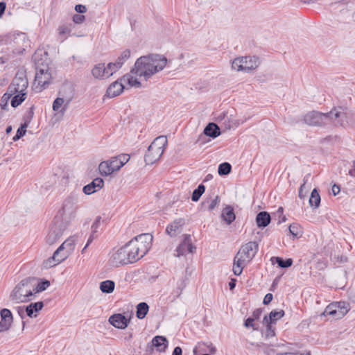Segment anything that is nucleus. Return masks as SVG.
Instances as JSON below:
<instances>
[{
    "instance_id": "0e129e2a",
    "label": "nucleus",
    "mask_w": 355,
    "mask_h": 355,
    "mask_svg": "<svg viewBox=\"0 0 355 355\" xmlns=\"http://www.w3.org/2000/svg\"><path fill=\"white\" fill-rule=\"evenodd\" d=\"M10 327L6 324L4 322H0V331H6L9 329Z\"/></svg>"
},
{
    "instance_id": "9d476101",
    "label": "nucleus",
    "mask_w": 355,
    "mask_h": 355,
    "mask_svg": "<svg viewBox=\"0 0 355 355\" xmlns=\"http://www.w3.org/2000/svg\"><path fill=\"white\" fill-rule=\"evenodd\" d=\"M28 80L22 74L19 76L17 74L14 78L12 84L8 87V91L10 96L14 95L17 92L26 93L25 90L28 87Z\"/></svg>"
},
{
    "instance_id": "393cba45",
    "label": "nucleus",
    "mask_w": 355,
    "mask_h": 355,
    "mask_svg": "<svg viewBox=\"0 0 355 355\" xmlns=\"http://www.w3.org/2000/svg\"><path fill=\"white\" fill-rule=\"evenodd\" d=\"M270 214L266 211L259 212L256 217V222L259 227H266L270 222Z\"/></svg>"
},
{
    "instance_id": "1a4fd4ad",
    "label": "nucleus",
    "mask_w": 355,
    "mask_h": 355,
    "mask_svg": "<svg viewBox=\"0 0 355 355\" xmlns=\"http://www.w3.org/2000/svg\"><path fill=\"white\" fill-rule=\"evenodd\" d=\"M69 256L68 252H66L63 247L59 246L54 252L53 256L44 261L43 266L45 268H52L64 261Z\"/></svg>"
},
{
    "instance_id": "f3484780",
    "label": "nucleus",
    "mask_w": 355,
    "mask_h": 355,
    "mask_svg": "<svg viewBox=\"0 0 355 355\" xmlns=\"http://www.w3.org/2000/svg\"><path fill=\"white\" fill-rule=\"evenodd\" d=\"M124 83H127L128 82H124L120 79V80H116L112 83L110 87L107 89V95L110 98L115 97L119 95L124 89Z\"/></svg>"
},
{
    "instance_id": "f704fd0d",
    "label": "nucleus",
    "mask_w": 355,
    "mask_h": 355,
    "mask_svg": "<svg viewBox=\"0 0 355 355\" xmlns=\"http://www.w3.org/2000/svg\"><path fill=\"white\" fill-rule=\"evenodd\" d=\"M320 203V196L318 192V190L316 189H314L311 193L309 198V204L310 206L313 208H317L319 207Z\"/></svg>"
},
{
    "instance_id": "473e14b6",
    "label": "nucleus",
    "mask_w": 355,
    "mask_h": 355,
    "mask_svg": "<svg viewBox=\"0 0 355 355\" xmlns=\"http://www.w3.org/2000/svg\"><path fill=\"white\" fill-rule=\"evenodd\" d=\"M220 199L218 196H216L214 199L211 200H207L202 202V207L203 209H206L208 211H213L219 205Z\"/></svg>"
},
{
    "instance_id": "e433bc0d",
    "label": "nucleus",
    "mask_w": 355,
    "mask_h": 355,
    "mask_svg": "<svg viewBox=\"0 0 355 355\" xmlns=\"http://www.w3.org/2000/svg\"><path fill=\"white\" fill-rule=\"evenodd\" d=\"M1 317L2 322L10 327L12 322V315L11 311L7 309H2L1 311Z\"/></svg>"
},
{
    "instance_id": "58836bf2",
    "label": "nucleus",
    "mask_w": 355,
    "mask_h": 355,
    "mask_svg": "<svg viewBox=\"0 0 355 355\" xmlns=\"http://www.w3.org/2000/svg\"><path fill=\"white\" fill-rule=\"evenodd\" d=\"M11 101V105L16 107L19 105L26 98V93L17 92Z\"/></svg>"
},
{
    "instance_id": "dca6fc26",
    "label": "nucleus",
    "mask_w": 355,
    "mask_h": 355,
    "mask_svg": "<svg viewBox=\"0 0 355 355\" xmlns=\"http://www.w3.org/2000/svg\"><path fill=\"white\" fill-rule=\"evenodd\" d=\"M250 261L247 260L245 257L241 255V253H237L234 259L233 272L235 275L239 276L242 273L243 268L246 266Z\"/></svg>"
},
{
    "instance_id": "20e7f679",
    "label": "nucleus",
    "mask_w": 355,
    "mask_h": 355,
    "mask_svg": "<svg viewBox=\"0 0 355 355\" xmlns=\"http://www.w3.org/2000/svg\"><path fill=\"white\" fill-rule=\"evenodd\" d=\"M34 284H32L31 277L22 279L10 294V299L16 303L27 302L33 299L35 296Z\"/></svg>"
},
{
    "instance_id": "423d86ee",
    "label": "nucleus",
    "mask_w": 355,
    "mask_h": 355,
    "mask_svg": "<svg viewBox=\"0 0 355 355\" xmlns=\"http://www.w3.org/2000/svg\"><path fill=\"white\" fill-rule=\"evenodd\" d=\"M73 98V95L71 87L69 85L63 86L58 92V97L53 103V110L63 115L67 110Z\"/></svg>"
},
{
    "instance_id": "6ab92c4d",
    "label": "nucleus",
    "mask_w": 355,
    "mask_h": 355,
    "mask_svg": "<svg viewBox=\"0 0 355 355\" xmlns=\"http://www.w3.org/2000/svg\"><path fill=\"white\" fill-rule=\"evenodd\" d=\"M92 76L98 80H104L110 78L106 66L104 63H98L92 69Z\"/></svg>"
},
{
    "instance_id": "864d4df0",
    "label": "nucleus",
    "mask_w": 355,
    "mask_h": 355,
    "mask_svg": "<svg viewBox=\"0 0 355 355\" xmlns=\"http://www.w3.org/2000/svg\"><path fill=\"white\" fill-rule=\"evenodd\" d=\"M85 17L83 15L75 14L73 16V21L77 24H80L83 23L85 21Z\"/></svg>"
},
{
    "instance_id": "7c9ffc66",
    "label": "nucleus",
    "mask_w": 355,
    "mask_h": 355,
    "mask_svg": "<svg viewBox=\"0 0 355 355\" xmlns=\"http://www.w3.org/2000/svg\"><path fill=\"white\" fill-rule=\"evenodd\" d=\"M186 279H181L177 282V288L171 293L173 300L178 298L187 285Z\"/></svg>"
},
{
    "instance_id": "f03ea898",
    "label": "nucleus",
    "mask_w": 355,
    "mask_h": 355,
    "mask_svg": "<svg viewBox=\"0 0 355 355\" xmlns=\"http://www.w3.org/2000/svg\"><path fill=\"white\" fill-rule=\"evenodd\" d=\"M168 62L167 58L161 54H149L139 58L130 70V72L121 78L124 82H128L130 87L140 88L144 87L137 78L134 75L148 81L154 75L162 71Z\"/></svg>"
},
{
    "instance_id": "7ed1b4c3",
    "label": "nucleus",
    "mask_w": 355,
    "mask_h": 355,
    "mask_svg": "<svg viewBox=\"0 0 355 355\" xmlns=\"http://www.w3.org/2000/svg\"><path fill=\"white\" fill-rule=\"evenodd\" d=\"M347 113L342 107L334 108L328 113L312 111L307 113L304 122L309 125L321 126L331 123L345 126L348 124Z\"/></svg>"
},
{
    "instance_id": "72a5a7b5",
    "label": "nucleus",
    "mask_w": 355,
    "mask_h": 355,
    "mask_svg": "<svg viewBox=\"0 0 355 355\" xmlns=\"http://www.w3.org/2000/svg\"><path fill=\"white\" fill-rule=\"evenodd\" d=\"M115 284L113 281L105 280L100 284V289L103 293H111L113 292Z\"/></svg>"
},
{
    "instance_id": "a211bd4d",
    "label": "nucleus",
    "mask_w": 355,
    "mask_h": 355,
    "mask_svg": "<svg viewBox=\"0 0 355 355\" xmlns=\"http://www.w3.org/2000/svg\"><path fill=\"white\" fill-rule=\"evenodd\" d=\"M109 322L114 327L121 329L127 327L129 322L128 320L120 313L111 315L109 318Z\"/></svg>"
},
{
    "instance_id": "37998d69",
    "label": "nucleus",
    "mask_w": 355,
    "mask_h": 355,
    "mask_svg": "<svg viewBox=\"0 0 355 355\" xmlns=\"http://www.w3.org/2000/svg\"><path fill=\"white\" fill-rule=\"evenodd\" d=\"M121 67L122 66L120 65V63L117 62L116 61L108 63L106 66V68L110 77L112 76L114 73H116L117 71H119L121 68Z\"/></svg>"
},
{
    "instance_id": "de8ad7c7",
    "label": "nucleus",
    "mask_w": 355,
    "mask_h": 355,
    "mask_svg": "<svg viewBox=\"0 0 355 355\" xmlns=\"http://www.w3.org/2000/svg\"><path fill=\"white\" fill-rule=\"evenodd\" d=\"M130 57V51L129 49H125L123 51L121 52L120 55L117 58L116 61L119 63H120L121 66H123L124 62L129 59Z\"/></svg>"
},
{
    "instance_id": "774afa93",
    "label": "nucleus",
    "mask_w": 355,
    "mask_h": 355,
    "mask_svg": "<svg viewBox=\"0 0 355 355\" xmlns=\"http://www.w3.org/2000/svg\"><path fill=\"white\" fill-rule=\"evenodd\" d=\"M261 311L259 309H257L256 311H254L253 312V316L254 317V318H259L260 314H261Z\"/></svg>"
},
{
    "instance_id": "e2e57ef3",
    "label": "nucleus",
    "mask_w": 355,
    "mask_h": 355,
    "mask_svg": "<svg viewBox=\"0 0 355 355\" xmlns=\"http://www.w3.org/2000/svg\"><path fill=\"white\" fill-rule=\"evenodd\" d=\"M349 175L355 178V161L352 162V168L349 171Z\"/></svg>"
},
{
    "instance_id": "69168bd1",
    "label": "nucleus",
    "mask_w": 355,
    "mask_h": 355,
    "mask_svg": "<svg viewBox=\"0 0 355 355\" xmlns=\"http://www.w3.org/2000/svg\"><path fill=\"white\" fill-rule=\"evenodd\" d=\"M236 279H232L231 281L229 282V286L230 290H233L236 286Z\"/></svg>"
},
{
    "instance_id": "c03bdc74",
    "label": "nucleus",
    "mask_w": 355,
    "mask_h": 355,
    "mask_svg": "<svg viewBox=\"0 0 355 355\" xmlns=\"http://www.w3.org/2000/svg\"><path fill=\"white\" fill-rule=\"evenodd\" d=\"M272 259H275V262L277 263L278 266L282 268H288L293 264L292 259L284 260L282 258L278 257H273Z\"/></svg>"
},
{
    "instance_id": "4c0bfd02",
    "label": "nucleus",
    "mask_w": 355,
    "mask_h": 355,
    "mask_svg": "<svg viewBox=\"0 0 355 355\" xmlns=\"http://www.w3.org/2000/svg\"><path fill=\"white\" fill-rule=\"evenodd\" d=\"M337 304V309L338 311V318L343 317L349 310V304L345 302H340Z\"/></svg>"
},
{
    "instance_id": "a19ab883",
    "label": "nucleus",
    "mask_w": 355,
    "mask_h": 355,
    "mask_svg": "<svg viewBox=\"0 0 355 355\" xmlns=\"http://www.w3.org/2000/svg\"><path fill=\"white\" fill-rule=\"evenodd\" d=\"M58 30L60 38L62 42H63L67 38V35L69 34L71 31V28L67 25L60 26Z\"/></svg>"
},
{
    "instance_id": "a18cd8bd",
    "label": "nucleus",
    "mask_w": 355,
    "mask_h": 355,
    "mask_svg": "<svg viewBox=\"0 0 355 355\" xmlns=\"http://www.w3.org/2000/svg\"><path fill=\"white\" fill-rule=\"evenodd\" d=\"M60 246L63 247V249L65 250L66 252H68V254H70L74 249V241L72 239H68L65 240Z\"/></svg>"
},
{
    "instance_id": "4be33fe9",
    "label": "nucleus",
    "mask_w": 355,
    "mask_h": 355,
    "mask_svg": "<svg viewBox=\"0 0 355 355\" xmlns=\"http://www.w3.org/2000/svg\"><path fill=\"white\" fill-rule=\"evenodd\" d=\"M153 346L157 348L158 352H164L168 346L167 339L162 336H156L152 340Z\"/></svg>"
},
{
    "instance_id": "f8f14e48",
    "label": "nucleus",
    "mask_w": 355,
    "mask_h": 355,
    "mask_svg": "<svg viewBox=\"0 0 355 355\" xmlns=\"http://www.w3.org/2000/svg\"><path fill=\"white\" fill-rule=\"evenodd\" d=\"M120 168H121L119 167L114 157L109 160L101 162L98 166V170L101 175L104 176L110 175Z\"/></svg>"
},
{
    "instance_id": "412c9836",
    "label": "nucleus",
    "mask_w": 355,
    "mask_h": 355,
    "mask_svg": "<svg viewBox=\"0 0 355 355\" xmlns=\"http://www.w3.org/2000/svg\"><path fill=\"white\" fill-rule=\"evenodd\" d=\"M45 59L47 60L46 53H44ZM40 62V60L36 61V74L37 75H44V74H52V70L51 67L49 66V63L47 62Z\"/></svg>"
},
{
    "instance_id": "680f3d73",
    "label": "nucleus",
    "mask_w": 355,
    "mask_h": 355,
    "mask_svg": "<svg viewBox=\"0 0 355 355\" xmlns=\"http://www.w3.org/2000/svg\"><path fill=\"white\" fill-rule=\"evenodd\" d=\"M340 191V187L338 185L334 184L332 187V193L334 196H336Z\"/></svg>"
},
{
    "instance_id": "49530a36",
    "label": "nucleus",
    "mask_w": 355,
    "mask_h": 355,
    "mask_svg": "<svg viewBox=\"0 0 355 355\" xmlns=\"http://www.w3.org/2000/svg\"><path fill=\"white\" fill-rule=\"evenodd\" d=\"M232 166L227 162H224L218 166V174L220 175H228L231 172Z\"/></svg>"
},
{
    "instance_id": "bf43d9fd",
    "label": "nucleus",
    "mask_w": 355,
    "mask_h": 355,
    "mask_svg": "<svg viewBox=\"0 0 355 355\" xmlns=\"http://www.w3.org/2000/svg\"><path fill=\"white\" fill-rule=\"evenodd\" d=\"M6 8V4L5 2H0V17L3 15L5 10Z\"/></svg>"
},
{
    "instance_id": "79ce46f5",
    "label": "nucleus",
    "mask_w": 355,
    "mask_h": 355,
    "mask_svg": "<svg viewBox=\"0 0 355 355\" xmlns=\"http://www.w3.org/2000/svg\"><path fill=\"white\" fill-rule=\"evenodd\" d=\"M205 191V187L203 184H200L192 193L191 200L193 202H197Z\"/></svg>"
},
{
    "instance_id": "4468645a",
    "label": "nucleus",
    "mask_w": 355,
    "mask_h": 355,
    "mask_svg": "<svg viewBox=\"0 0 355 355\" xmlns=\"http://www.w3.org/2000/svg\"><path fill=\"white\" fill-rule=\"evenodd\" d=\"M185 220L184 218L175 219L171 223L168 225L166 232L170 236H175L182 232Z\"/></svg>"
},
{
    "instance_id": "2f4dec72",
    "label": "nucleus",
    "mask_w": 355,
    "mask_h": 355,
    "mask_svg": "<svg viewBox=\"0 0 355 355\" xmlns=\"http://www.w3.org/2000/svg\"><path fill=\"white\" fill-rule=\"evenodd\" d=\"M149 309L148 305L146 302H141L137 306L136 316L139 319H143L146 317Z\"/></svg>"
},
{
    "instance_id": "5fc2aeb1",
    "label": "nucleus",
    "mask_w": 355,
    "mask_h": 355,
    "mask_svg": "<svg viewBox=\"0 0 355 355\" xmlns=\"http://www.w3.org/2000/svg\"><path fill=\"white\" fill-rule=\"evenodd\" d=\"M244 324L247 328L252 327L254 330L257 329L258 328L257 327L255 326L254 323V318H248V319H246Z\"/></svg>"
},
{
    "instance_id": "09e8293b",
    "label": "nucleus",
    "mask_w": 355,
    "mask_h": 355,
    "mask_svg": "<svg viewBox=\"0 0 355 355\" xmlns=\"http://www.w3.org/2000/svg\"><path fill=\"white\" fill-rule=\"evenodd\" d=\"M116 162L118 163L120 168L126 164L130 159V156L128 154H121L118 156L114 157Z\"/></svg>"
},
{
    "instance_id": "3c124183",
    "label": "nucleus",
    "mask_w": 355,
    "mask_h": 355,
    "mask_svg": "<svg viewBox=\"0 0 355 355\" xmlns=\"http://www.w3.org/2000/svg\"><path fill=\"white\" fill-rule=\"evenodd\" d=\"M310 178V174H307L304 176L303 179V184L300 186L299 189V197L302 199L305 197L306 193H304V190L306 189V184L309 181V179Z\"/></svg>"
},
{
    "instance_id": "39448f33",
    "label": "nucleus",
    "mask_w": 355,
    "mask_h": 355,
    "mask_svg": "<svg viewBox=\"0 0 355 355\" xmlns=\"http://www.w3.org/2000/svg\"><path fill=\"white\" fill-rule=\"evenodd\" d=\"M78 195L76 193L70 194L63 201L62 207L58 211L55 217H60L63 222H66L67 225L75 218L78 209Z\"/></svg>"
},
{
    "instance_id": "2eb2a0df",
    "label": "nucleus",
    "mask_w": 355,
    "mask_h": 355,
    "mask_svg": "<svg viewBox=\"0 0 355 355\" xmlns=\"http://www.w3.org/2000/svg\"><path fill=\"white\" fill-rule=\"evenodd\" d=\"M103 180L101 178H96L92 182L85 185L83 191L86 195H91L103 188Z\"/></svg>"
},
{
    "instance_id": "052dcab7",
    "label": "nucleus",
    "mask_w": 355,
    "mask_h": 355,
    "mask_svg": "<svg viewBox=\"0 0 355 355\" xmlns=\"http://www.w3.org/2000/svg\"><path fill=\"white\" fill-rule=\"evenodd\" d=\"M172 355H182V350L180 347H175Z\"/></svg>"
},
{
    "instance_id": "f257e3e1",
    "label": "nucleus",
    "mask_w": 355,
    "mask_h": 355,
    "mask_svg": "<svg viewBox=\"0 0 355 355\" xmlns=\"http://www.w3.org/2000/svg\"><path fill=\"white\" fill-rule=\"evenodd\" d=\"M153 236L142 234L130 241L123 247L110 253V264L114 267L132 263L142 258L150 249Z\"/></svg>"
},
{
    "instance_id": "c9c22d12",
    "label": "nucleus",
    "mask_w": 355,
    "mask_h": 355,
    "mask_svg": "<svg viewBox=\"0 0 355 355\" xmlns=\"http://www.w3.org/2000/svg\"><path fill=\"white\" fill-rule=\"evenodd\" d=\"M338 311L337 309V304H330L328 305L322 313V315H331L333 318H338Z\"/></svg>"
},
{
    "instance_id": "4d7b16f0",
    "label": "nucleus",
    "mask_w": 355,
    "mask_h": 355,
    "mask_svg": "<svg viewBox=\"0 0 355 355\" xmlns=\"http://www.w3.org/2000/svg\"><path fill=\"white\" fill-rule=\"evenodd\" d=\"M273 296L271 293H268L263 298V303L266 305L268 304L272 300Z\"/></svg>"
},
{
    "instance_id": "9b49d317",
    "label": "nucleus",
    "mask_w": 355,
    "mask_h": 355,
    "mask_svg": "<svg viewBox=\"0 0 355 355\" xmlns=\"http://www.w3.org/2000/svg\"><path fill=\"white\" fill-rule=\"evenodd\" d=\"M258 250V243L255 241H250L243 245L238 253H241V256L250 261L255 257Z\"/></svg>"
},
{
    "instance_id": "603ef678",
    "label": "nucleus",
    "mask_w": 355,
    "mask_h": 355,
    "mask_svg": "<svg viewBox=\"0 0 355 355\" xmlns=\"http://www.w3.org/2000/svg\"><path fill=\"white\" fill-rule=\"evenodd\" d=\"M266 325V336L267 338L273 337L275 336V328L271 323H265Z\"/></svg>"
},
{
    "instance_id": "8fccbe9b",
    "label": "nucleus",
    "mask_w": 355,
    "mask_h": 355,
    "mask_svg": "<svg viewBox=\"0 0 355 355\" xmlns=\"http://www.w3.org/2000/svg\"><path fill=\"white\" fill-rule=\"evenodd\" d=\"M27 127L28 124L26 123L22 124L21 127L18 128L16 135L12 139L13 141H17L21 137H22L24 135H25Z\"/></svg>"
},
{
    "instance_id": "c756f323",
    "label": "nucleus",
    "mask_w": 355,
    "mask_h": 355,
    "mask_svg": "<svg viewBox=\"0 0 355 355\" xmlns=\"http://www.w3.org/2000/svg\"><path fill=\"white\" fill-rule=\"evenodd\" d=\"M52 74H44L35 76V81L42 88H45L51 83Z\"/></svg>"
},
{
    "instance_id": "ddd939ff",
    "label": "nucleus",
    "mask_w": 355,
    "mask_h": 355,
    "mask_svg": "<svg viewBox=\"0 0 355 355\" xmlns=\"http://www.w3.org/2000/svg\"><path fill=\"white\" fill-rule=\"evenodd\" d=\"M195 248L193 246L190 235H184V239L182 242L178 245L175 250V255L180 257L187 254V253H193Z\"/></svg>"
},
{
    "instance_id": "aec40b11",
    "label": "nucleus",
    "mask_w": 355,
    "mask_h": 355,
    "mask_svg": "<svg viewBox=\"0 0 355 355\" xmlns=\"http://www.w3.org/2000/svg\"><path fill=\"white\" fill-rule=\"evenodd\" d=\"M163 150H155L150 149V146L148 147L145 154V162L147 164H153L157 161L163 154Z\"/></svg>"
},
{
    "instance_id": "bb28decb",
    "label": "nucleus",
    "mask_w": 355,
    "mask_h": 355,
    "mask_svg": "<svg viewBox=\"0 0 355 355\" xmlns=\"http://www.w3.org/2000/svg\"><path fill=\"white\" fill-rule=\"evenodd\" d=\"M204 134L212 138H216L220 135L219 127L214 123H209L204 130Z\"/></svg>"
},
{
    "instance_id": "ea45409f",
    "label": "nucleus",
    "mask_w": 355,
    "mask_h": 355,
    "mask_svg": "<svg viewBox=\"0 0 355 355\" xmlns=\"http://www.w3.org/2000/svg\"><path fill=\"white\" fill-rule=\"evenodd\" d=\"M290 233L295 237L298 238L302 235V230L298 223H292L289 226Z\"/></svg>"
},
{
    "instance_id": "b1692460",
    "label": "nucleus",
    "mask_w": 355,
    "mask_h": 355,
    "mask_svg": "<svg viewBox=\"0 0 355 355\" xmlns=\"http://www.w3.org/2000/svg\"><path fill=\"white\" fill-rule=\"evenodd\" d=\"M168 141L166 136H159L154 139V141L149 146L150 149L163 150L164 151L167 145Z\"/></svg>"
},
{
    "instance_id": "0eeeda50",
    "label": "nucleus",
    "mask_w": 355,
    "mask_h": 355,
    "mask_svg": "<svg viewBox=\"0 0 355 355\" xmlns=\"http://www.w3.org/2000/svg\"><path fill=\"white\" fill-rule=\"evenodd\" d=\"M67 227L66 222H63L60 217H55L45 238L46 243L49 245L55 243L60 240Z\"/></svg>"
},
{
    "instance_id": "338daca9",
    "label": "nucleus",
    "mask_w": 355,
    "mask_h": 355,
    "mask_svg": "<svg viewBox=\"0 0 355 355\" xmlns=\"http://www.w3.org/2000/svg\"><path fill=\"white\" fill-rule=\"evenodd\" d=\"M94 234L95 232H92L89 236V238L87 240V244L85 245V248H87L89 244L93 241V240L94 239Z\"/></svg>"
},
{
    "instance_id": "6e6d98bb",
    "label": "nucleus",
    "mask_w": 355,
    "mask_h": 355,
    "mask_svg": "<svg viewBox=\"0 0 355 355\" xmlns=\"http://www.w3.org/2000/svg\"><path fill=\"white\" fill-rule=\"evenodd\" d=\"M75 10L78 13H84L87 11V8L84 5L78 4L75 6Z\"/></svg>"
},
{
    "instance_id": "5701e85b",
    "label": "nucleus",
    "mask_w": 355,
    "mask_h": 355,
    "mask_svg": "<svg viewBox=\"0 0 355 355\" xmlns=\"http://www.w3.org/2000/svg\"><path fill=\"white\" fill-rule=\"evenodd\" d=\"M221 217L227 225H230L236 218L233 207L230 205L225 207L222 211Z\"/></svg>"
},
{
    "instance_id": "a878e982",
    "label": "nucleus",
    "mask_w": 355,
    "mask_h": 355,
    "mask_svg": "<svg viewBox=\"0 0 355 355\" xmlns=\"http://www.w3.org/2000/svg\"><path fill=\"white\" fill-rule=\"evenodd\" d=\"M284 315V311L279 310V311H272L268 317L265 316L263 318V323H271V324H275L276 322L281 319Z\"/></svg>"
},
{
    "instance_id": "13d9d810",
    "label": "nucleus",
    "mask_w": 355,
    "mask_h": 355,
    "mask_svg": "<svg viewBox=\"0 0 355 355\" xmlns=\"http://www.w3.org/2000/svg\"><path fill=\"white\" fill-rule=\"evenodd\" d=\"M100 220H101V217H98V218H96L95 221L93 223V224L92 225V232H96V229L98 227V224L100 223Z\"/></svg>"
},
{
    "instance_id": "cd10ccee",
    "label": "nucleus",
    "mask_w": 355,
    "mask_h": 355,
    "mask_svg": "<svg viewBox=\"0 0 355 355\" xmlns=\"http://www.w3.org/2000/svg\"><path fill=\"white\" fill-rule=\"evenodd\" d=\"M31 279L32 284H34L35 295L45 291L50 286V282L48 280L40 282L39 279L35 278H31Z\"/></svg>"
},
{
    "instance_id": "c85d7f7f",
    "label": "nucleus",
    "mask_w": 355,
    "mask_h": 355,
    "mask_svg": "<svg viewBox=\"0 0 355 355\" xmlns=\"http://www.w3.org/2000/svg\"><path fill=\"white\" fill-rule=\"evenodd\" d=\"M43 306L44 304L42 302L31 303L25 308V311L28 317L33 318L34 312L39 311L43 308Z\"/></svg>"
},
{
    "instance_id": "6e6552de",
    "label": "nucleus",
    "mask_w": 355,
    "mask_h": 355,
    "mask_svg": "<svg viewBox=\"0 0 355 355\" xmlns=\"http://www.w3.org/2000/svg\"><path fill=\"white\" fill-rule=\"evenodd\" d=\"M260 64L259 58L257 56H245L235 58L232 67L237 71H244L249 72L255 69Z\"/></svg>"
}]
</instances>
